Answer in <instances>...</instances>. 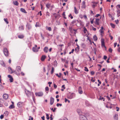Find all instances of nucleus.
I'll use <instances>...</instances> for the list:
<instances>
[{"label":"nucleus","instance_id":"nucleus-1","mask_svg":"<svg viewBox=\"0 0 120 120\" xmlns=\"http://www.w3.org/2000/svg\"><path fill=\"white\" fill-rule=\"evenodd\" d=\"M25 93L26 95L28 97H29L31 96H32L33 99H34L33 97L34 94L32 92L30 91L29 90H25Z\"/></svg>","mask_w":120,"mask_h":120},{"label":"nucleus","instance_id":"nucleus-2","mask_svg":"<svg viewBox=\"0 0 120 120\" xmlns=\"http://www.w3.org/2000/svg\"><path fill=\"white\" fill-rule=\"evenodd\" d=\"M3 52L4 55L6 56H8L9 53L7 48H4Z\"/></svg>","mask_w":120,"mask_h":120},{"label":"nucleus","instance_id":"nucleus-3","mask_svg":"<svg viewBox=\"0 0 120 120\" xmlns=\"http://www.w3.org/2000/svg\"><path fill=\"white\" fill-rule=\"evenodd\" d=\"M26 29H27L28 30H31L32 27V26L31 24L27 23L26 25Z\"/></svg>","mask_w":120,"mask_h":120},{"label":"nucleus","instance_id":"nucleus-4","mask_svg":"<svg viewBox=\"0 0 120 120\" xmlns=\"http://www.w3.org/2000/svg\"><path fill=\"white\" fill-rule=\"evenodd\" d=\"M74 96H75V94L73 93H72L68 95V98L70 99H71Z\"/></svg>","mask_w":120,"mask_h":120},{"label":"nucleus","instance_id":"nucleus-5","mask_svg":"<svg viewBox=\"0 0 120 120\" xmlns=\"http://www.w3.org/2000/svg\"><path fill=\"white\" fill-rule=\"evenodd\" d=\"M80 120H87L86 117L84 116L81 115L79 117Z\"/></svg>","mask_w":120,"mask_h":120},{"label":"nucleus","instance_id":"nucleus-6","mask_svg":"<svg viewBox=\"0 0 120 120\" xmlns=\"http://www.w3.org/2000/svg\"><path fill=\"white\" fill-rule=\"evenodd\" d=\"M35 95L37 96L40 97L43 96V94L42 92L36 93H35Z\"/></svg>","mask_w":120,"mask_h":120},{"label":"nucleus","instance_id":"nucleus-7","mask_svg":"<svg viewBox=\"0 0 120 120\" xmlns=\"http://www.w3.org/2000/svg\"><path fill=\"white\" fill-rule=\"evenodd\" d=\"M101 45L102 47H104L105 48H106L105 45L104 40L103 39H101Z\"/></svg>","mask_w":120,"mask_h":120},{"label":"nucleus","instance_id":"nucleus-8","mask_svg":"<svg viewBox=\"0 0 120 120\" xmlns=\"http://www.w3.org/2000/svg\"><path fill=\"white\" fill-rule=\"evenodd\" d=\"M8 77L9 78H10L9 80L10 82H12L13 81V79L12 76L10 75H8Z\"/></svg>","mask_w":120,"mask_h":120},{"label":"nucleus","instance_id":"nucleus-9","mask_svg":"<svg viewBox=\"0 0 120 120\" xmlns=\"http://www.w3.org/2000/svg\"><path fill=\"white\" fill-rule=\"evenodd\" d=\"M96 21L94 22V23L95 24L97 25H99V20L100 19L98 18H96L95 19Z\"/></svg>","mask_w":120,"mask_h":120},{"label":"nucleus","instance_id":"nucleus-10","mask_svg":"<svg viewBox=\"0 0 120 120\" xmlns=\"http://www.w3.org/2000/svg\"><path fill=\"white\" fill-rule=\"evenodd\" d=\"M54 99L52 97H51L50 98V104L52 105L53 104L54 102Z\"/></svg>","mask_w":120,"mask_h":120},{"label":"nucleus","instance_id":"nucleus-11","mask_svg":"<svg viewBox=\"0 0 120 120\" xmlns=\"http://www.w3.org/2000/svg\"><path fill=\"white\" fill-rule=\"evenodd\" d=\"M3 97L4 99H6L8 98V94H3Z\"/></svg>","mask_w":120,"mask_h":120},{"label":"nucleus","instance_id":"nucleus-12","mask_svg":"<svg viewBox=\"0 0 120 120\" xmlns=\"http://www.w3.org/2000/svg\"><path fill=\"white\" fill-rule=\"evenodd\" d=\"M16 70L18 72H20L21 71V68L19 66H17L16 68Z\"/></svg>","mask_w":120,"mask_h":120},{"label":"nucleus","instance_id":"nucleus-13","mask_svg":"<svg viewBox=\"0 0 120 120\" xmlns=\"http://www.w3.org/2000/svg\"><path fill=\"white\" fill-rule=\"evenodd\" d=\"M48 50V48L47 47H45L44 49V51L45 53H47Z\"/></svg>","mask_w":120,"mask_h":120},{"label":"nucleus","instance_id":"nucleus-14","mask_svg":"<svg viewBox=\"0 0 120 120\" xmlns=\"http://www.w3.org/2000/svg\"><path fill=\"white\" fill-rule=\"evenodd\" d=\"M46 58V56L45 55H42L41 58V60L42 61H43Z\"/></svg>","mask_w":120,"mask_h":120},{"label":"nucleus","instance_id":"nucleus-15","mask_svg":"<svg viewBox=\"0 0 120 120\" xmlns=\"http://www.w3.org/2000/svg\"><path fill=\"white\" fill-rule=\"evenodd\" d=\"M118 114H115L114 116V118L115 120H117L118 118Z\"/></svg>","mask_w":120,"mask_h":120},{"label":"nucleus","instance_id":"nucleus-16","mask_svg":"<svg viewBox=\"0 0 120 120\" xmlns=\"http://www.w3.org/2000/svg\"><path fill=\"white\" fill-rule=\"evenodd\" d=\"M32 50L34 52H37L38 51V50L37 49L34 47H33Z\"/></svg>","mask_w":120,"mask_h":120},{"label":"nucleus","instance_id":"nucleus-17","mask_svg":"<svg viewBox=\"0 0 120 120\" xmlns=\"http://www.w3.org/2000/svg\"><path fill=\"white\" fill-rule=\"evenodd\" d=\"M20 11L22 12L26 13L27 12L24 9L22 8H21L20 9Z\"/></svg>","mask_w":120,"mask_h":120},{"label":"nucleus","instance_id":"nucleus-18","mask_svg":"<svg viewBox=\"0 0 120 120\" xmlns=\"http://www.w3.org/2000/svg\"><path fill=\"white\" fill-rule=\"evenodd\" d=\"M98 100H103V101H105V98H104L103 97H102L100 96V97L98 99Z\"/></svg>","mask_w":120,"mask_h":120},{"label":"nucleus","instance_id":"nucleus-19","mask_svg":"<svg viewBox=\"0 0 120 120\" xmlns=\"http://www.w3.org/2000/svg\"><path fill=\"white\" fill-rule=\"evenodd\" d=\"M13 3L15 5L18 6L19 5V3L17 1H13Z\"/></svg>","mask_w":120,"mask_h":120},{"label":"nucleus","instance_id":"nucleus-20","mask_svg":"<svg viewBox=\"0 0 120 120\" xmlns=\"http://www.w3.org/2000/svg\"><path fill=\"white\" fill-rule=\"evenodd\" d=\"M46 8L48 9H49L50 7L51 4L49 3L47 4L46 5Z\"/></svg>","mask_w":120,"mask_h":120},{"label":"nucleus","instance_id":"nucleus-21","mask_svg":"<svg viewBox=\"0 0 120 120\" xmlns=\"http://www.w3.org/2000/svg\"><path fill=\"white\" fill-rule=\"evenodd\" d=\"M93 39L94 41H96L97 40L98 38L97 36L96 35H94L93 37Z\"/></svg>","mask_w":120,"mask_h":120},{"label":"nucleus","instance_id":"nucleus-22","mask_svg":"<svg viewBox=\"0 0 120 120\" xmlns=\"http://www.w3.org/2000/svg\"><path fill=\"white\" fill-rule=\"evenodd\" d=\"M74 11L75 13V14H77L78 13V11L76 9V8L75 7L74 8Z\"/></svg>","mask_w":120,"mask_h":120},{"label":"nucleus","instance_id":"nucleus-23","mask_svg":"<svg viewBox=\"0 0 120 120\" xmlns=\"http://www.w3.org/2000/svg\"><path fill=\"white\" fill-rule=\"evenodd\" d=\"M18 37L20 39L23 38L24 37V36L23 35H19Z\"/></svg>","mask_w":120,"mask_h":120},{"label":"nucleus","instance_id":"nucleus-24","mask_svg":"<svg viewBox=\"0 0 120 120\" xmlns=\"http://www.w3.org/2000/svg\"><path fill=\"white\" fill-rule=\"evenodd\" d=\"M46 16L47 17H48L50 16V13L48 11L46 12Z\"/></svg>","mask_w":120,"mask_h":120},{"label":"nucleus","instance_id":"nucleus-25","mask_svg":"<svg viewBox=\"0 0 120 120\" xmlns=\"http://www.w3.org/2000/svg\"><path fill=\"white\" fill-rule=\"evenodd\" d=\"M14 108V106L13 105H11L9 107V108L10 109H13Z\"/></svg>","mask_w":120,"mask_h":120},{"label":"nucleus","instance_id":"nucleus-26","mask_svg":"<svg viewBox=\"0 0 120 120\" xmlns=\"http://www.w3.org/2000/svg\"><path fill=\"white\" fill-rule=\"evenodd\" d=\"M0 64L1 65L4 67L5 66V64L3 61H1L0 62Z\"/></svg>","mask_w":120,"mask_h":120},{"label":"nucleus","instance_id":"nucleus-27","mask_svg":"<svg viewBox=\"0 0 120 120\" xmlns=\"http://www.w3.org/2000/svg\"><path fill=\"white\" fill-rule=\"evenodd\" d=\"M77 112L80 115L81 114V110L79 109H78L77 110Z\"/></svg>","mask_w":120,"mask_h":120},{"label":"nucleus","instance_id":"nucleus-28","mask_svg":"<svg viewBox=\"0 0 120 120\" xmlns=\"http://www.w3.org/2000/svg\"><path fill=\"white\" fill-rule=\"evenodd\" d=\"M54 68L53 67H52V70L51 71V74H52L54 72Z\"/></svg>","mask_w":120,"mask_h":120},{"label":"nucleus","instance_id":"nucleus-29","mask_svg":"<svg viewBox=\"0 0 120 120\" xmlns=\"http://www.w3.org/2000/svg\"><path fill=\"white\" fill-rule=\"evenodd\" d=\"M4 20L5 21V22H6L7 24H8L9 23V22L8 21V19L7 18L5 19L4 18Z\"/></svg>","mask_w":120,"mask_h":120},{"label":"nucleus","instance_id":"nucleus-30","mask_svg":"<svg viewBox=\"0 0 120 120\" xmlns=\"http://www.w3.org/2000/svg\"><path fill=\"white\" fill-rule=\"evenodd\" d=\"M110 25L113 28H115V26L114 24L112 23H110Z\"/></svg>","mask_w":120,"mask_h":120},{"label":"nucleus","instance_id":"nucleus-31","mask_svg":"<svg viewBox=\"0 0 120 120\" xmlns=\"http://www.w3.org/2000/svg\"><path fill=\"white\" fill-rule=\"evenodd\" d=\"M116 8L118 10H119V9H120V5L118 4L116 6Z\"/></svg>","mask_w":120,"mask_h":120},{"label":"nucleus","instance_id":"nucleus-32","mask_svg":"<svg viewBox=\"0 0 120 120\" xmlns=\"http://www.w3.org/2000/svg\"><path fill=\"white\" fill-rule=\"evenodd\" d=\"M39 22H36V24L35 25V26L36 27H37L38 26H39Z\"/></svg>","mask_w":120,"mask_h":120},{"label":"nucleus","instance_id":"nucleus-33","mask_svg":"<svg viewBox=\"0 0 120 120\" xmlns=\"http://www.w3.org/2000/svg\"><path fill=\"white\" fill-rule=\"evenodd\" d=\"M16 71L15 70H13V71L12 70H11L10 72V73L11 74H12L13 73H15L16 72Z\"/></svg>","mask_w":120,"mask_h":120},{"label":"nucleus","instance_id":"nucleus-34","mask_svg":"<svg viewBox=\"0 0 120 120\" xmlns=\"http://www.w3.org/2000/svg\"><path fill=\"white\" fill-rule=\"evenodd\" d=\"M19 28H20V29L21 30H24L23 26H21L19 27Z\"/></svg>","mask_w":120,"mask_h":120},{"label":"nucleus","instance_id":"nucleus-35","mask_svg":"<svg viewBox=\"0 0 120 120\" xmlns=\"http://www.w3.org/2000/svg\"><path fill=\"white\" fill-rule=\"evenodd\" d=\"M12 70L11 68L10 67H8V71L9 72H10L11 70Z\"/></svg>","mask_w":120,"mask_h":120},{"label":"nucleus","instance_id":"nucleus-36","mask_svg":"<svg viewBox=\"0 0 120 120\" xmlns=\"http://www.w3.org/2000/svg\"><path fill=\"white\" fill-rule=\"evenodd\" d=\"M84 32L85 33H86V32L87 31V30L86 28L85 27H84Z\"/></svg>","mask_w":120,"mask_h":120},{"label":"nucleus","instance_id":"nucleus-37","mask_svg":"<svg viewBox=\"0 0 120 120\" xmlns=\"http://www.w3.org/2000/svg\"><path fill=\"white\" fill-rule=\"evenodd\" d=\"M84 70L85 71H86L87 72L89 71V70L86 67H84Z\"/></svg>","mask_w":120,"mask_h":120},{"label":"nucleus","instance_id":"nucleus-38","mask_svg":"<svg viewBox=\"0 0 120 120\" xmlns=\"http://www.w3.org/2000/svg\"><path fill=\"white\" fill-rule=\"evenodd\" d=\"M46 116L47 119L48 120H49V114H46Z\"/></svg>","mask_w":120,"mask_h":120},{"label":"nucleus","instance_id":"nucleus-39","mask_svg":"<svg viewBox=\"0 0 120 120\" xmlns=\"http://www.w3.org/2000/svg\"><path fill=\"white\" fill-rule=\"evenodd\" d=\"M112 49L111 48H110L109 49V51L110 52L112 53Z\"/></svg>","mask_w":120,"mask_h":120},{"label":"nucleus","instance_id":"nucleus-40","mask_svg":"<svg viewBox=\"0 0 120 120\" xmlns=\"http://www.w3.org/2000/svg\"><path fill=\"white\" fill-rule=\"evenodd\" d=\"M68 16L69 17H70L71 19H72L73 18V17L72 16L71 14H69Z\"/></svg>","mask_w":120,"mask_h":120},{"label":"nucleus","instance_id":"nucleus-41","mask_svg":"<svg viewBox=\"0 0 120 120\" xmlns=\"http://www.w3.org/2000/svg\"><path fill=\"white\" fill-rule=\"evenodd\" d=\"M62 89H61V90H63L64 89H65V86L64 85H63L62 86Z\"/></svg>","mask_w":120,"mask_h":120},{"label":"nucleus","instance_id":"nucleus-42","mask_svg":"<svg viewBox=\"0 0 120 120\" xmlns=\"http://www.w3.org/2000/svg\"><path fill=\"white\" fill-rule=\"evenodd\" d=\"M109 37L110 38L111 40H112L113 39V37L111 35V34H109Z\"/></svg>","mask_w":120,"mask_h":120},{"label":"nucleus","instance_id":"nucleus-43","mask_svg":"<svg viewBox=\"0 0 120 120\" xmlns=\"http://www.w3.org/2000/svg\"><path fill=\"white\" fill-rule=\"evenodd\" d=\"M53 116V115L52 114H51L50 116V120H52L53 119V118L52 117Z\"/></svg>","mask_w":120,"mask_h":120},{"label":"nucleus","instance_id":"nucleus-44","mask_svg":"<svg viewBox=\"0 0 120 120\" xmlns=\"http://www.w3.org/2000/svg\"><path fill=\"white\" fill-rule=\"evenodd\" d=\"M90 73L91 75H93L95 73L94 71H92L90 72Z\"/></svg>","mask_w":120,"mask_h":120},{"label":"nucleus","instance_id":"nucleus-45","mask_svg":"<svg viewBox=\"0 0 120 120\" xmlns=\"http://www.w3.org/2000/svg\"><path fill=\"white\" fill-rule=\"evenodd\" d=\"M78 92L80 94H81L82 93L83 91L82 90H78Z\"/></svg>","mask_w":120,"mask_h":120},{"label":"nucleus","instance_id":"nucleus-46","mask_svg":"<svg viewBox=\"0 0 120 120\" xmlns=\"http://www.w3.org/2000/svg\"><path fill=\"white\" fill-rule=\"evenodd\" d=\"M62 105V104H60L59 103H57L56 105V106L57 107H58L59 106H61Z\"/></svg>","mask_w":120,"mask_h":120},{"label":"nucleus","instance_id":"nucleus-47","mask_svg":"<svg viewBox=\"0 0 120 120\" xmlns=\"http://www.w3.org/2000/svg\"><path fill=\"white\" fill-rule=\"evenodd\" d=\"M85 2L84 1H83L82 2V5L83 6H84L85 5Z\"/></svg>","mask_w":120,"mask_h":120},{"label":"nucleus","instance_id":"nucleus-48","mask_svg":"<svg viewBox=\"0 0 120 120\" xmlns=\"http://www.w3.org/2000/svg\"><path fill=\"white\" fill-rule=\"evenodd\" d=\"M38 14H40V15L41 16L42 15V14L41 13V11H40L39 12H38Z\"/></svg>","mask_w":120,"mask_h":120},{"label":"nucleus","instance_id":"nucleus-49","mask_svg":"<svg viewBox=\"0 0 120 120\" xmlns=\"http://www.w3.org/2000/svg\"><path fill=\"white\" fill-rule=\"evenodd\" d=\"M115 22L116 23V24H117L118 23H119V20L118 19H117V20H115Z\"/></svg>","mask_w":120,"mask_h":120},{"label":"nucleus","instance_id":"nucleus-50","mask_svg":"<svg viewBox=\"0 0 120 120\" xmlns=\"http://www.w3.org/2000/svg\"><path fill=\"white\" fill-rule=\"evenodd\" d=\"M48 30L49 31L51 30V28L50 27H49L48 29Z\"/></svg>","mask_w":120,"mask_h":120},{"label":"nucleus","instance_id":"nucleus-51","mask_svg":"<svg viewBox=\"0 0 120 120\" xmlns=\"http://www.w3.org/2000/svg\"><path fill=\"white\" fill-rule=\"evenodd\" d=\"M76 22V21L75 20H73L71 22V23L73 24H74V23H75Z\"/></svg>","mask_w":120,"mask_h":120},{"label":"nucleus","instance_id":"nucleus-52","mask_svg":"<svg viewBox=\"0 0 120 120\" xmlns=\"http://www.w3.org/2000/svg\"><path fill=\"white\" fill-rule=\"evenodd\" d=\"M85 103H86V105H87V106H88L89 105V103H88V102H86Z\"/></svg>","mask_w":120,"mask_h":120},{"label":"nucleus","instance_id":"nucleus-53","mask_svg":"<svg viewBox=\"0 0 120 120\" xmlns=\"http://www.w3.org/2000/svg\"><path fill=\"white\" fill-rule=\"evenodd\" d=\"M99 31L101 34H102L103 33V31L102 30H100Z\"/></svg>","mask_w":120,"mask_h":120},{"label":"nucleus","instance_id":"nucleus-54","mask_svg":"<svg viewBox=\"0 0 120 120\" xmlns=\"http://www.w3.org/2000/svg\"><path fill=\"white\" fill-rule=\"evenodd\" d=\"M54 85V87L55 89H56L57 87V86L55 84H54L53 85Z\"/></svg>","mask_w":120,"mask_h":120},{"label":"nucleus","instance_id":"nucleus-55","mask_svg":"<svg viewBox=\"0 0 120 120\" xmlns=\"http://www.w3.org/2000/svg\"><path fill=\"white\" fill-rule=\"evenodd\" d=\"M77 48L78 49V51H79V45H78V46H77V47H76V48L75 49V51H76Z\"/></svg>","mask_w":120,"mask_h":120},{"label":"nucleus","instance_id":"nucleus-56","mask_svg":"<svg viewBox=\"0 0 120 120\" xmlns=\"http://www.w3.org/2000/svg\"><path fill=\"white\" fill-rule=\"evenodd\" d=\"M92 7L93 8H94L95 7L97 6L96 5L93 4L92 5Z\"/></svg>","mask_w":120,"mask_h":120},{"label":"nucleus","instance_id":"nucleus-57","mask_svg":"<svg viewBox=\"0 0 120 120\" xmlns=\"http://www.w3.org/2000/svg\"><path fill=\"white\" fill-rule=\"evenodd\" d=\"M100 14H98L96 15L95 17H98L99 16H100Z\"/></svg>","mask_w":120,"mask_h":120},{"label":"nucleus","instance_id":"nucleus-58","mask_svg":"<svg viewBox=\"0 0 120 120\" xmlns=\"http://www.w3.org/2000/svg\"><path fill=\"white\" fill-rule=\"evenodd\" d=\"M107 58V57L105 55L104 56V59L105 60H106Z\"/></svg>","mask_w":120,"mask_h":120},{"label":"nucleus","instance_id":"nucleus-59","mask_svg":"<svg viewBox=\"0 0 120 120\" xmlns=\"http://www.w3.org/2000/svg\"><path fill=\"white\" fill-rule=\"evenodd\" d=\"M0 118L1 119H2L4 118V116L2 115H1L0 116Z\"/></svg>","mask_w":120,"mask_h":120},{"label":"nucleus","instance_id":"nucleus-60","mask_svg":"<svg viewBox=\"0 0 120 120\" xmlns=\"http://www.w3.org/2000/svg\"><path fill=\"white\" fill-rule=\"evenodd\" d=\"M21 74L22 76H24V74L23 72H21Z\"/></svg>","mask_w":120,"mask_h":120},{"label":"nucleus","instance_id":"nucleus-61","mask_svg":"<svg viewBox=\"0 0 120 120\" xmlns=\"http://www.w3.org/2000/svg\"><path fill=\"white\" fill-rule=\"evenodd\" d=\"M92 3L94 4H95L96 5V4H98V2H92Z\"/></svg>","mask_w":120,"mask_h":120},{"label":"nucleus","instance_id":"nucleus-62","mask_svg":"<svg viewBox=\"0 0 120 120\" xmlns=\"http://www.w3.org/2000/svg\"><path fill=\"white\" fill-rule=\"evenodd\" d=\"M79 17L80 18H81L82 19L83 17V15H80Z\"/></svg>","mask_w":120,"mask_h":120},{"label":"nucleus","instance_id":"nucleus-63","mask_svg":"<svg viewBox=\"0 0 120 120\" xmlns=\"http://www.w3.org/2000/svg\"><path fill=\"white\" fill-rule=\"evenodd\" d=\"M81 45L82 46H83V48H84L85 47V44L83 43H82L81 44Z\"/></svg>","mask_w":120,"mask_h":120},{"label":"nucleus","instance_id":"nucleus-64","mask_svg":"<svg viewBox=\"0 0 120 120\" xmlns=\"http://www.w3.org/2000/svg\"><path fill=\"white\" fill-rule=\"evenodd\" d=\"M117 50L119 52H120V47L118 48Z\"/></svg>","mask_w":120,"mask_h":120}]
</instances>
